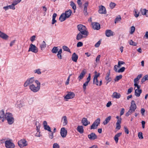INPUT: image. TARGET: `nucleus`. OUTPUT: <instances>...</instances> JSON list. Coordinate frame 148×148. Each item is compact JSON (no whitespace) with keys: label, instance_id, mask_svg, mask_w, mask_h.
Returning a JSON list of instances; mask_svg holds the SVG:
<instances>
[{"label":"nucleus","instance_id":"obj_15","mask_svg":"<svg viewBox=\"0 0 148 148\" xmlns=\"http://www.w3.org/2000/svg\"><path fill=\"white\" fill-rule=\"evenodd\" d=\"M110 71L109 70L106 73V75L105 77V79L106 81H107L106 84L108 82H110L111 80L112 79L110 77Z\"/></svg>","mask_w":148,"mask_h":148},{"label":"nucleus","instance_id":"obj_34","mask_svg":"<svg viewBox=\"0 0 148 148\" xmlns=\"http://www.w3.org/2000/svg\"><path fill=\"white\" fill-rule=\"evenodd\" d=\"M65 17V14L64 13H62L61 15L60 16L59 18V20L61 22H62L65 21V20H63V18Z\"/></svg>","mask_w":148,"mask_h":148},{"label":"nucleus","instance_id":"obj_24","mask_svg":"<svg viewBox=\"0 0 148 148\" xmlns=\"http://www.w3.org/2000/svg\"><path fill=\"white\" fill-rule=\"evenodd\" d=\"M77 130L81 134H82L84 132L83 126H78L77 128Z\"/></svg>","mask_w":148,"mask_h":148},{"label":"nucleus","instance_id":"obj_58","mask_svg":"<svg viewBox=\"0 0 148 148\" xmlns=\"http://www.w3.org/2000/svg\"><path fill=\"white\" fill-rule=\"evenodd\" d=\"M101 44V41L99 40L95 45V46L96 47H98Z\"/></svg>","mask_w":148,"mask_h":148},{"label":"nucleus","instance_id":"obj_3","mask_svg":"<svg viewBox=\"0 0 148 148\" xmlns=\"http://www.w3.org/2000/svg\"><path fill=\"white\" fill-rule=\"evenodd\" d=\"M5 145L7 148H14L15 145L10 140H7L5 141Z\"/></svg>","mask_w":148,"mask_h":148},{"label":"nucleus","instance_id":"obj_20","mask_svg":"<svg viewBox=\"0 0 148 148\" xmlns=\"http://www.w3.org/2000/svg\"><path fill=\"white\" fill-rule=\"evenodd\" d=\"M72 60L75 62H77L78 58V56L75 53H74L72 55Z\"/></svg>","mask_w":148,"mask_h":148},{"label":"nucleus","instance_id":"obj_63","mask_svg":"<svg viewBox=\"0 0 148 148\" xmlns=\"http://www.w3.org/2000/svg\"><path fill=\"white\" fill-rule=\"evenodd\" d=\"M119 67L118 65L117 66V65H115L114 66V71L116 72H118V70H117V67Z\"/></svg>","mask_w":148,"mask_h":148},{"label":"nucleus","instance_id":"obj_57","mask_svg":"<svg viewBox=\"0 0 148 148\" xmlns=\"http://www.w3.org/2000/svg\"><path fill=\"white\" fill-rule=\"evenodd\" d=\"M51 132V133L49 134V137L51 139H52L53 137V132L52 131Z\"/></svg>","mask_w":148,"mask_h":148},{"label":"nucleus","instance_id":"obj_1","mask_svg":"<svg viewBox=\"0 0 148 148\" xmlns=\"http://www.w3.org/2000/svg\"><path fill=\"white\" fill-rule=\"evenodd\" d=\"M78 30L79 32L77 34L76 39L78 40H80L85 36H87L88 33L86 27L82 24H79L77 26Z\"/></svg>","mask_w":148,"mask_h":148},{"label":"nucleus","instance_id":"obj_46","mask_svg":"<svg viewBox=\"0 0 148 148\" xmlns=\"http://www.w3.org/2000/svg\"><path fill=\"white\" fill-rule=\"evenodd\" d=\"M95 75L94 76V78H97V77H99L100 76V73H97L96 71H95Z\"/></svg>","mask_w":148,"mask_h":148},{"label":"nucleus","instance_id":"obj_6","mask_svg":"<svg viewBox=\"0 0 148 148\" xmlns=\"http://www.w3.org/2000/svg\"><path fill=\"white\" fill-rule=\"evenodd\" d=\"M18 145L21 148H22L24 147L27 145L26 141L24 139H22L19 141L18 142Z\"/></svg>","mask_w":148,"mask_h":148},{"label":"nucleus","instance_id":"obj_30","mask_svg":"<svg viewBox=\"0 0 148 148\" xmlns=\"http://www.w3.org/2000/svg\"><path fill=\"white\" fill-rule=\"evenodd\" d=\"M62 119H63L64 120V122L63 123V125H66L68 123L67 119L66 116H64Z\"/></svg>","mask_w":148,"mask_h":148},{"label":"nucleus","instance_id":"obj_18","mask_svg":"<svg viewBox=\"0 0 148 148\" xmlns=\"http://www.w3.org/2000/svg\"><path fill=\"white\" fill-rule=\"evenodd\" d=\"M142 14L143 15H145L146 17H148V10L145 9H141L140 11Z\"/></svg>","mask_w":148,"mask_h":148},{"label":"nucleus","instance_id":"obj_16","mask_svg":"<svg viewBox=\"0 0 148 148\" xmlns=\"http://www.w3.org/2000/svg\"><path fill=\"white\" fill-rule=\"evenodd\" d=\"M121 97L120 94L116 92H114L112 95V97L113 98H115L116 99H119Z\"/></svg>","mask_w":148,"mask_h":148},{"label":"nucleus","instance_id":"obj_31","mask_svg":"<svg viewBox=\"0 0 148 148\" xmlns=\"http://www.w3.org/2000/svg\"><path fill=\"white\" fill-rule=\"evenodd\" d=\"M7 120L8 123L9 124L11 125L13 123L14 121V119L13 117H11V118H10V119L8 118V120Z\"/></svg>","mask_w":148,"mask_h":148},{"label":"nucleus","instance_id":"obj_45","mask_svg":"<svg viewBox=\"0 0 148 148\" xmlns=\"http://www.w3.org/2000/svg\"><path fill=\"white\" fill-rule=\"evenodd\" d=\"M116 6V4L114 3L111 2L110 4V8L112 9Z\"/></svg>","mask_w":148,"mask_h":148},{"label":"nucleus","instance_id":"obj_61","mask_svg":"<svg viewBox=\"0 0 148 148\" xmlns=\"http://www.w3.org/2000/svg\"><path fill=\"white\" fill-rule=\"evenodd\" d=\"M125 64V63L122 61H119L118 62V65L120 67L121 66V64Z\"/></svg>","mask_w":148,"mask_h":148},{"label":"nucleus","instance_id":"obj_23","mask_svg":"<svg viewBox=\"0 0 148 148\" xmlns=\"http://www.w3.org/2000/svg\"><path fill=\"white\" fill-rule=\"evenodd\" d=\"M142 92L141 89H136L135 90V95L137 97H139L140 96V94Z\"/></svg>","mask_w":148,"mask_h":148},{"label":"nucleus","instance_id":"obj_62","mask_svg":"<svg viewBox=\"0 0 148 148\" xmlns=\"http://www.w3.org/2000/svg\"><path fill=\"white\" fill-rule=\"evenodd\" d=\"M35 38H36V36L34 35L31 36L30 38V40L31 41V42H33L34 40H35Z\"/></svg>","mask_w":148,"mask_h":148},{"label":"nucleus","instance_id":"obj_37","mask_svg":"<svg viewBox=\"0 0 148 148\" xmlns=\"http://www.w3.org/2000/svg\"><path fill=\"white\" fill-rule=\"evenodd\" d=\"M46 47V43L45 41H43L42 44L40 45V47L41 49L42 50V49L45 48Z\"/></svg>","mask_w":148,"mask_h":148},{"label":"nucleus","instance_id":"obj_52","mask_svg":"<svg viewBox=\"0 0 148 148\" xmlns=\"http://www.w3.org/2000/svg\"><path fill=\"white\" fill-rule=\"evenodd\" d=\"M60 146L59 145L56 143H55L53 145V148H59Z\"/></svg>","mask_w":148,"mask_h":148},{"label":"nucleus","instance_id":"obj_59","mask_svg":"<svg viewBox=\"0 0 148 148\" xmlns=\"http://www.w3.org/2000/svg\"><path fill=\"white\" fill-rule=\"evenodd\" d=\"M21 0H15L13 1V3L15 5L19 3Z\"/></svg>","mask_w":148,"mask_h":148},{"label":"nucleus","instance_id":"obj_33","mask_svg":"<svg viewBox=\"0 0 148 148\" xmlns=\"http://www.w3.org/2000/svg\"><path fill=\"white\" fill-rule=\"evenodd\" d=\"M58 51V47H54L51 50V52L53 53H56Z\"/></svg>","mask_w":148,"mask_h":148},{"label":"nucleus","instance_id":"obj_8","mask_svg":"<svg viewBox=\"0 0 148 148\" xmlns=\"http://www.w3.org/2000/svg\"><path fill=\"white\" fill-rule=\"evenodd\" d=\"M99 12L101 14H106L107 12L105 7L103 5L99 6Z\"/></svg>","mask_w":148,"mask_h":148},{"label":"nucleus","instance_id":"obj_7","mask_svg":"<svg viewBox=\"0 0 148 148\" xmlns=\"http://www.w3.org/2000/svg\"><path fill=\"white\" fill-rule=\"evenodd\" d=\"M136 105L135 103V101L132 100L131 102V104L130 108V110L134 112H135V110L136 109Z\"/></svg>","mask_w":148,"mask_h":148},{"label":"nucleus","instance_id":"obj_11","mask_svg":"<svg viewBox=\"0 0 148 148\" xmlns=\"http://www.w3.org/2000/svg\"><path fill=\"white\" fill-rule=\"evenodd\" d=\"M72 13V11L70 9L68 11H66L64 13L65 14V17L63 18V20H65L66 18H69L71 15Z\"/></svg>","mask_w":148,"mask_h":148},{"label":"nucleus","instance_id":"obj_2","mask_svg":"<svg viewBox=\"0 0 148 148\" xmlns=\"http://www.w3.org/2000/svg\"><path fill=\"white\" fill-rule=\"evenodd\" d=\"M28 51H31L33 53H36L38 52V48L35 46V45L32 44H31L30 45Z\"/></svg>","mask_w":148,"mask_h":148},{"label":"nucleus","instance_id":"obj_10","mask_svg":"<svg viewBox=\"0 0 148 148\" xmlns=\"http://www.w3.org/2000/svg\"><path fill=\"white\" fill-rule=\"evenodd\" d=\"M75 96V94L72 92H69L64 97V98L66 99H72Z\"/></svg>","mask_w":148,"mask_h":148},{"label":"nucleus","instance_id":"obj_21","mask_svg":"<svg viewBox=\"0 0 148 148\" xmlns=\"http://www.w3.org/2000/svg\"><path fill=\"white\" fill-rule=\"evenodd\" d=\"M0 37L4 39H7L8 38V35L0 31Z\"/></svg>","mask_w":148,"mask_h":148},{"label":"nucleus","instance_id":"obj_27","mask_svg":"<svg viewBox=\"0 0 148 148\" xmlns=\"http://www.w3.org/2000/svg\"><path fill=\"white\" fill-rule=\"evenodd\" d=\"M111 116H109L107 117L103 122V124L104 125L107 124L109 122L111 119Z\"/></svg>","mask_w":148,"mask_h":148},{"label":"nucleus","instance_id":"obj_48","mask_svg":"<svg viewBox=\"0 0 148 148\" xmlns=\"http://www.w3.org/2000/svg\"><path fill=\"white\" fill-rule=\"evenodd\" d=\"M15 5L13 3L11 5H8L9 8L13 10H14L15 9Z\"/></svg>","mask_w":148,"mask_h":148},{"label":"nucleus","instance_id":"obj_53","mask_svg":"<svg viewBox=\"0 0 148 148\" xmlns=\"http://www.w3.org/2000/svg\"><path fill=\"white\" fill-rule=\"evenodd\" d=\"M72 75V74H70L66 82V83H65V84L66 85H67L68 84H69V79H70V77Z\"/></svg>","mask_w":148,"mask_h":148},{"label":"nucleus","instance_id":"obj_19","mask_svg":"<svg viewBox=\"0 0 148 148\" xmlns=\"http://www.w3.org/2000/svg\"><path fill=\"white\" fill-rule=\"evenodd\" d=\"M86 73V71H85V69H84L83 70L81 73L80 74L79 76L78 77L79 80V81H80L82 79L84 76L85 75Z\"/></svg>","mask_w":148,"mask_h":148},{"label":"nucleus","instance_id":"obj_17","mask_svg":"<svg viewBox=\"0 0 148 148\" xmlns=\"http://www.w3.org/2000/svg\"><path fill=\"white\" fill-rule=\"evenodd\" d=\"M113 32L110 29H107L106 31V35L108 37L113 35Z\"/></svg>","mask_w":148,"mask_h":148},{"label":"nucleus","instance_id":"obj_51","mask_svg":"<svg viewBox=\"0 0 148 148\" xmlns=\"http://www.w3.org/2000/svg\"><path fill=\"white\" fill-rule=\"evenodd\" d=\"M124 131L125 133H126L127 134H128L129 133V131L127 127L125 126H124Z\"/></svg>","mask_w":148,"mask_h":148},{"label":"nucleus","instance_id":"obj_28","mask_svg":"<svg viewBox=\"0 0 148 148\" xmlns=\"http://www.w3.org/2000/svg\"><path fill=\"white\" fill-rule=\"evenodd\" d=\"M101 57V55H98L96 57L95 61L96 62L95 63V66H97V64H98L99 62L100 61V59Z\"/></svg>","mask_w":148,"mask_h":148},{"label":"nucleus","instance_id":"obj_22","mask_svg":"<svg viewBox=\"0 0 148 148\" xmlns=\"http://www.w3.org/2000/svg\"><path fill=\"white\" fill-rule=\"evenodd\" d=\"M122 134L121 132H120L116 134L114 136V139L116 143L118 142L119 140V137Z\"/></svg>","mask_w":148,"mask_h":148},{"label":"nucleus","instance_id":"obj_13","mask_svg":"<svg viewBox=\"0 0 148 148\" xmlns=\"http://www.w3.org/2000/svg\"><path fill=\"white\" fill-rule=\"evenodd\" d=\"M43 125L44 128L45 130H47L49 132H51V128L49 126L47 125V123L46 121H44Z\"/></svg>","mask_w":148,"mask_h":148},{"label":"nucleus","instance_id":"obj_38","mask_svg":"<svg viewBox=\"0 0 148 148\" xmlns=\"http://www.w3.org/2000/svg\"><path fill=\"white\" fill-rule=\"evenodd\" d=\"M129 44L132 45L136 46L137 45V43L135 42H134L132 40H131L129 42Z\"/></svg>","mask_w":148,"mask_h":148},{"label":"nucleus","instance_id":"obj_12","mask_svg":"<svg viewBox=\"0 0 148 148\" xmlns=\"http://www.w3.org/2000/svg\"><path fill=\"white\" fill-rule=\"evenodd\" d=\"M100 118L97 119L93 123V129H96L99 125L100 124Z\"/></svg>","mask_w":148,"mask_h":148},{"label":"nucleus","instance_id":"obj_29","mask_svg":"<svg viewBox=\"0 0 148 148\" xmlns=\"http://www.w3.org/2000/svg\"><path fill=\"white\" fill-rule=\"evenodd\" d=\"M142 74H139L138 75L137 77L135 78L134 79V83H137V82L138 81L139 79L142 77Z\"/></svg>","mask_w":148,"mask_h":148},{"label":"nucleus","instance_id":"obj_14","mask_svg":"<svg viewBox=\"0 0 148 148\" xmlns=\"http://www.w3.org/2000/svg\"><path fill=\"white\" fill-rule=\"evenodd\" d=\"M100 29V25L97 22H93V29L99 30Z\"/></svg>","mask_w":148,"mask_h":148},{"label":"nucleus","instance_id":"obj_5","mask_svg":"<svg viewBox=\"0 0 148 148\" xmlns=\"http://www.w3.org/2000/svg\"><path fill=\"white\" fill-rule=\"evenodd\" d=\"M34 77H32L28 79L24 83V86L26 87L29 85L33 83L34 81Z\"/></svg>","mask_w":148,"mask_h":148},{"label":"nucleus","instance_id":"obj_64","mask_svg":"<svg viewBox=\"0 0 148 148\" xmlns=\"http://www.w3.org/2000/svg\"><path fill=\"white\" fill-rule=\"evenodd\" d=\"M125 111V109L123 108H122L121 109V110L120 111V116H121V115H123Z\"/></svg>","mask_w":148,"mask_h":148},{"label":"nucleus","instance_id":"obj_39","mask_svg":"<svg viewBox=\"0 0 148 148\" xmlns=\"http://www.w3.org/2000/svg\"><path fill=\"white\" fill-rule=\"evenodd\" d=\"M5 116L4 112V110H2L1 111H0V119L3 118Z\"/></svg>","mask_w":148,"mask_h":148},{"label":"nucleus","instance_id":"obj_42","mask_svg":"<svg viewBox=\"0 0 148 148\" xmlns=\"http://www.w3.org/2000/svg\"><path fill=\"white\" fill-rule=\"evenodd\" d=\"M93 83L97 85H98L99 81L97 78H94L93 79Z\"/></svg>","mask_w":148,"mask_h":148},{"label":"nucleus","instance_id":"obj_44","mask_svg":"<svg viewBox=\"0 0 148 148\" xmlns=\"http://www.w3.org/2000/svg\"><path fill=\"white\" fill-rule=\"evenodd\" d=\"M125 68L124 67H122L118 71V72L121 73L123 72L125 70Z\"/></svg>","mask_w":148,"mask_h":148},{"label":"nucleus","instance_id":"obj_40","mask_svg":"<svg viewBox=\"0 0 148 148\" xmlns=\"http://www.w3.org/2000/svg\"><path fill=\"white\" fill-rule=\"evenodd\" d=\"M119 17H116L115 19V20L114 21L115 23H116L120 21L121 19V17L119 15Z\"/></svg>","mask_w":148,"mask_h":148},{"label":"nucleus","instance_id":"obj_55","mask_svg":"<svg viewBox=\"0 0 148 148\" xmlns=\"http://www.w3.org/2000/svg\"><path fill=\"white\" fill-rule=\"evenodd\" d=\"M57 56L58 59L61 60L62 59V53H58L57 54Z\"/></svg>","mask_w":148,"mask_h":148},{"label":"nucleus","instance_id":"obj_25","mask_svg":"<svg viewBox=\"0 0 148 148\" xmlns=\"http://www.w3.org/2000/svg\"><path fill=\"white\" fill-rule=\"evenodd\" d=\"M82 122L83 125L85 126H87L88 124L87 119L85 118H83L82 121Z\"/></svg>","mask_w":148,"mask_h":148},{"label":"nucleus","instance_id":"obj_56","mask_svg":"<svg viewBox=\"0 0 148 148\" xmlns=\"http://www.w3.org/2000/svg\"><path fill=\"white\" fill-rule=\"evenodd\" d=\"M83 45V44L82 42H79L77 43V47H81Z\"/></svg>","mask_w":148,"mask_h":148},{"label":"nucleus","instance_id":"obj_9","mask_svg":"<svg viewBox=\"0 0 148 148\" xmlns=\"http://www.w3.org/2000/svg\"><path fill=\"white\" fill-rule=\"evenodd\" d=\"M60 134L61 136L63 138H65L67 134V131L64 127H62L60 130Z\"/></svg>","mask_w":148,"mask_h":148},{"label":"nucleus","instance_id":"obj_26","mask_svg":"<svg viewBox=\"0 0 148 148\" xmlns=\"http://www.w3.org/2000/svg\"><path fill=\"white\" fill-rule=\"evenodd\" d=\"M11 117H13L12 114L11 113H6L5 115V118L7 120L11 118Z\"/></svg>","mask_w":148,"mask_h":148},{"label":"nucleus","instance_id":"obj_4","mask_svg":"<svg viewBox=\"0 0 148 148\" xmlns=\"http://www.w3.org/2000/svg\"><path fill=\"white\" fill-rule=\"evenodd\" d=\"M29 88L33 92H38L40 89V88L38 86L36 87L34 84H31L29 86Z\"/></svg>","mask_w":148,"mask_h":148},{"label":"nucleus","instance_id":"obj_50","mask_svg":"<svg viewBox=\"0 0 148 148\" xmlns=\"http://www.w3.org/2000/svg\"><path fill=\"white\" fill-rule=\"evenodd\" d=\"M34 72L35 73H37L39 75L41 74L40 69H38L34 71Z\"/></svg>","mask_w":148,"mask_h":148},{"label":"nucleus","instance_id":"obj_35","mask_svg":"<svg viewBox=\"0 0 148 148\" xmlns=\"http://www.w3.org/2000/svg\"><path fill=\"white\" fill-rule=\"evenodd\" d=\"M62 48L64 51H67L68 52L71 53V52L70 51V49L66 46H63Z\"/></svg>","mask_w":148,"mask_h":148},{"label":"nucleus","instance_id":"obj_60","mask_svg":"<svg viewBox=\"0 0 148 148\" xmlns=\"http://www.w3.org/2000/svg\"><path fill=\"white\" fill-rule=\"evenodd\" d=\"M145 112V110L143 108H142L141 109L140 112L142 116H144V113Z\"/></svg>","mask_w":148,"mask_h":148},{"label":"nucleus","instance_id":"obj_43","mask_svg":"<svg viewBox=\"0 0 148 148\" xmlns=\"http://www.w3.org/2000/svg\"><path fill=\"white\" fill-rule=\"evenodd\" d=\"M89 82H86L83 85V88L84 91H85L86 89V86H88Z\"/></svg>","mask_w":148,"mask_h":148},{"label":"nucleus","instance_id":"obj_41","mask_svg":"<svg viewBox=\"0 0 148 148\" xmlns=\"http://www.w3.org/2000/svg\"><path fill=\"white\" fill-rule=\"evenodd\" d=\"M131 30L130 31V34H133L134 33L135 31V27L134 26H132L131 27Z\"/></svg>","mask_w":148,"mask_h":148},{"label":"nucleus","instance_id":"obj_49","mask_svg":"<svg viewBox=\"0 0 148 148\" xmlns=\"http://www.w3.org/2000/svg\"><path fill=\"white\" fill-rule=\"evenodd\" d=\"M138 136L140 139H142L143 138V133L141 132H139L138 133Z\"/></svg>","mask_w":148,"mask_h":148},{"label":"nucleus","instance_id":"obj_47","mask_svg":"<svg viewBox=\"0 0 148 148\" xmlns=\"http://www.w3.org/2000/svg\"><path fill=\"white\" fill-rule=\"evenodd\" d=\"M133 112H132V111L130 110L129 109V110H128V112H127L125 114V116H128L129 115L131 114Z\"/></svg>","mask_w":148,"mask_h":148},{"label":"nucleus","instance_id":"obj_54","mask_svg":"<svg viewBox=\"0 0 148 148\" xmlns=\"http://www.w3.org/2000/svg\"><path fill=\"white\" fill-rule=\"evenodd\" d=\"M135 14L134 16L136 17H138L139 16V12H138L135 9L134 10Z\"/></svg>","mask_w":148,"mask_h":148},{"label":"nucleus","instance_id":"obj_32","mask_svg":"<svg viewBox=\"0 0 148 148\" xmlns=\"http://www.w3.org/2000/svg\"><path fill=\"white\" fill-rule=\"evenodd\" d=\"M70 3V5L72 7V8L75 10L76 9V7L75 4L73 2V1H71ZM75 12V11L74 12Z\"/></svg>","mask_w":148,"mask_h":148},{"label":"nucleus","instance_id":"obj_36","mask_svg":"<svg viewBox=\"0 0 148 148\" xmlns=\"http://www.w3.org/2000/svg\"><path fill=\"white\" fill-rule=\"evenodd\" d=\"M122 77V75H120L119 76H116L114 79L115 81H118L119 80L121 79Z\"/></svg>","mask_w":148,"mask_h":148}]
</instances>
